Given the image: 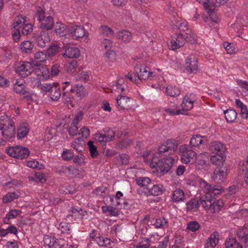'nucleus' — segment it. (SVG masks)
I'll list each match as a JSON object with an SVG mask.
<instances>
[{"mask_svg": "<svg viewBox=\"0 0 248 248\" xmlns=\"http://www.w3.org/2000/svg\"><path fill=\"white\" fill-rule=\"evenodd\" d=\"M201 186L203 188L204 193H207L212 197L219 194L222 191V189L218 186H212L203 180L200 183Z\"/></svg>", "mask_w": 248, "mask_h": 248, "instance_id": "obj_9", "label": "nucleus"}, {"mask_svg": "<svg viewBox=\"0 0 248 248\" xmlns=\"http://www.w3.org/2000/svg\"><path fill=\"white\" fill-rule=\"evenodd\" d=\"M44 242L49 248H63L66 244L63 239H56L49 235L45 236Z\"/></svg>", "mask_w": 248, "mask_h": 248, "instance_id": "obj_8", "label": "nucleus"}, {"mask_svg": "<svg viewBox=\"0 0 248 248\" xmlns=\"http://www.w3.org/2000/svg\"><path fill=\"white\" fill-rule=\"evenodd\" d=\"M117 37L119 40L128 42L132 39V34L128 31H122L117 33Z\"/></svg>", "mask_w": 248, "mask_h": 248, "instance_id": "obj_32", "label": "nucleus"}, {"mask_svg": "<svg viewBox=\"0 0 248 248\" xmlns=\"http://www.w3.org/2000/svg\"><path fill=\"white\" fill-rule=\"evenodd\" d=\"M172 248H188L185 244V241L183 238H177L174 242V244L172 245Z\"/></svg>", "mask_w": 248, "mask_h": 248, "instance_id": "obj_56", "label": "nucleus"}, {"mask_svg": "<svg viewBox=\"0 0 248 248\" xmlns=\"http://www.w3.org/2000/svg\"><path fill=\"white\" fill-rule=\"evenodd\" d=\"M24 17L21 16H18L15 19V21L13 24V27L15 29L18 28V27L22 26L25 23Z\"/></svg>", "mask_w": 248, "mask_h": 248, "instance_id": "obj_59", "label": "nucleus"}, {"mask_svg": "<svg viewBox=\"0 0 248 248\" xmlns=\"http://www.w3.org/2000/svg\"><path fill=\"white\" fill-rule=\"evenodd\" d=\"M19 195L16 192H9L3 197V202L4 203H9L12 202L14 199H17Z\"/></svg>", "mask_w": 248, "mask_h": 248, "instance_id": "obj_46", "label": "nucleus"}, {"mask_svg": "<svg viewBox=\"0 0 248 248\" xmlns=\"http://www.w3.org/2000/svg\"><path fill=\"white\" fill-rule=\"evenodd\" d=\"M193 101L189 100L188 97L186 96L182 104L183 108L181 109V111L183 112L185 110L187 111L193 107Z\"/></svg>", "mask_w": 248, "mask_h": 248, "instance_id": "obj_41", "label": "nucleus"}, {"mask_svg": "<svg viewBox=\"0 0 248 248\" xmlns=\"http://www.w3.org/2000/svg\"><path fill=\"white\" fill-rule=\"evenodd\" d=\"M115 133L111 129L104 131V133H97L94 135V139L98 142L105 143L111 141L114 138Z\"/></svg>", "mask_w": 248, "mask_h": 248, "instance_id": "obj_7", "label": "nucleus"}, {"mask_svg": "<svg viewBox=\"0 0 248 248\" xmlns=\"http://www.w3.org/2000/svg\"><path fill=\"white\" fill-rule=\"evenodd\" d=\"M87 145L89 147L90 153L92 157L93 158H96L98 155V153L96 147L93 144V142L92 140H89L87 142Z\"/></svg>", "mask_w": 248, "mask_h": 248, "instance_id": "obj_43", "label": "nucleus"}, {"mask_svg": "<svg viewBox=\"0 0 248 248\" xmlns=\"http://www.w3.org/2000/svg\"><path fill=\"white\" fill-rule=\"evenodd\" d=\"M3 119L0 123V130L2 131V136L6 140H9L15 136L16 127L15 123L6 116H2Z\"/></svg>", "mask_w": 248, "mask_h": 248, "instance_id": "obj_2", "label": "nucleus"}, {"mask_svg": "<svg viewBox=\"0 0 248 248\" xmlns=\"http://www.w3.org/2000/svg\"><path fill=\"white\" fill-rule=\"evenodd\" d=\"M224 113L225 118L228 122H233L237 117V113L235 110L232 109H228L224 111Z\"/></svg>", "mask_w": 248, "mask_h": 248, "instance_id": "obj_35", "label": "nucleus"}, {"mask_svg": "<svg viewBox=\"0 0 248 248\" xmlns=\"http://www.w3.org/2000/svg\"><path fill=\"white\" fill-rule=\"evenodd\" d=\"M165 91L167 95L170 96H177L180 93V90L176 86H167L165 89Z\"/></svg>", "mask_w": 248, "mask_h": 248, "instance_id": "obj_40", "label": "nucleus"}, {"mask_svg": "<svg viewBox=\"0 0 248 248\" xmlns=\"http://www.w3.org/2000/svg\"><path fill=\"white\" fill-rule=\"evenodd\" d=\"M182 34L178 33L177 37L172 39L170 42V49L172 50H175L181 47L186 42L185 36L182 35Z\"/></svg>", "mask_w": 248, "mask_h": 248, "instance_id": "obj_16", "label": "nucleus"}, {"mask_svg": "<svg viewBox=\"0 0 248 248\" xmlns=\"http://www.w3.org/2000/svg\"><path fill=\"white\" fill-rule=\"evenodd\" d=\"M116 158L117 160L121 162L122 165H127L129 162V157L126 154H121Z\"/></svg>", "mask_w": 248, "mask_h": 248, "instance_id": "obj_57", "label": "nucleus"}, {"mask_svg": "<svg viewBox=\"0 0 248 248\" xmlns=\"http://www.w3.org/2000/svg\"><path fill=\"white\" fill-rule=\"evenodd\" d=\"M29 128L27 123L21 124L17 129V137L19 139H23L27 135Z\"/></svg>", "mask_w": 248, "mask_h": 248, "instance_id": "obj_31", "label": "nucleus"}, {"mask_svg": "<svg viewBox=\"0 0 248 248\" xmlns=\"http://www.w3.org/2000/svg\"><path fill=\"white\" fill-rule=\"evenodd\" d=\"M132 140L129 139H125L117 144V147L121 150L126 149L132 145Z\"/></svg>", "mask_w": 248, "mask_h": 248, "instance_id": "obj_47", "label": "nucleus"}, {"mask_svg": "<svg viewBox=\"0 0 248 248\" xmlns=\"http://www.w3.org/2000/svg\"><path fill=\"white\" fill-rule=\"evenodd\" d=\"M214 197L207 193H205L204 195H202L200 197V204L205 209L209 210L213 203V200Z\"/></svg>", "mask_w": 248, "mask_h": 248, "instance_id": "obj_19", "label": "nucleus"}, {"mask_svg": "<svg viewBox=\"0 0 248 248\" xmlns=\"http://www.w3.org/2000/svg\"><path fill=\"white\" fill-rule=\"evenodd\" d=\"M32 25L31 24H25L22 29V33L24 35H28L32 31Z\"/></svg>", "mask_w": 248, "mask_h": 248, "instance_id": "obj_64", "label": "nucleus"}, {"mask_svg": "<svg viewBox=\"0 0 248 248\" xmlns=\"http://www.w3.org/2000/svg\"><path fill=\"white\" fill-rule=\"evenodd\" d=\"M78 139H76L72 144L71 146L78 152L80 153L84 150L83 143H79L78 141Z\"/></svg>", "mask_w": 248, "mask_h": 248, "instance_id": "obj_58", "label": "nucleus"}, {"mask_svg": "<svg viewBox=\"0 0 248 248\" xmlns=\"http://www.w3.org/2000/svg\"><path fill=\"white\" fill-rule=\"evenodd\" d=\"M54 23L53 17L49 16L41 22L40 28L43 30H50L53 28Z\"/></svg>", "mask_w": 248, "mask_h": 248, "instance_id": "obj_26", "label": "nucleus"}, {"mask_svg": "<svg viewBox=\"0 0 248 248\" xmlns=\"http://www.w3.org/2000/svg\"><path fill=\"white\" fill-rule=\"evenodd\" d=\"M207 141L205 137L199 135H196L191 139L190 144L191 146L197 147L202 144H204Z\"/></svg>", "mask_w": 248, "mask_h": 248, "instance_id": "obj_28", "label": "nucleus"}, {"mask_svg": "<svg viewBox=\"0 0 248 248\" xmlns=\"http://www.w3.org/2000/svg\"><path fill=\"white\" fill-rule=\"evenodd\" d=\"M182 67L183 71L188 73H196L199 70L198 65L196 63H183Z\"/></svg>", "mask_w": 248, "mask_h": 248, "instance_id": "obj_27", "label": "nucleus"}, {"mask_svg": "<svg viewBox=\"0 0 248 248\" xmlns=\"http://www.w3.org/2000/svg\"><path fill=\"white\" fill-rule=\"evenodd\" d=\"M126 78H128L130 81L136 84H139L140 83L141 81L139 77V75H137V74H135L134 76H133L132 74L130 72H129L127 75L125 76Z\"/></svg>", "mask_w": 248, "mask_h": 248, "instance_id": "obj_54", "label": "nucleus"}, {"mask_svg": "<svg viewBox=\"0 0 248 248\" xmlns=\"http://www.w3.org/2000/svg\"><path fill=\"white\" fill-rule=\"evenodd\" d=\"M237 236L240 244L244 246H248V229L244 226L243 228L238 230Z\"/></svg>", "mask_w": 248, "mask_h": 248, "instance_id": "obj_18", "label": "nucleus"}, {"mask_svg": "<svg viewBox=\"0 0 248 248\" xmlns=\"http://www.w3.org/2000/svg\"><path fill=\"white\" fill-rule=\"evenodd\" d=\"M227 248H243L241 244L238 243L235 238H228L225 242Z\"/></svg>", "mask_w": 248, "mask_h": 248, "instance_id": "obj_36", "label": "nucleus"}, {"mask_svg": "<svg viewBox=\"0 0 248 248\" xmlns=\"http://www.w3.org/2000/svg\"><path fill=\"white\" fill-rule=\"evenodd\" d=\"M200 201L195 199H192L187 202L186 204V210L189 212H196L199 209Z\"/></svg>", "mask_w": 248, "mask_h": 248, "instance_id": "obj_34", "label": "nucleus"}, {"mask_svg": "<svg viewBox=\"0 0 248 248\" xmlns=\"http://www.w3.org/2000/svg\"><path fill=\"white\" fill-rule=\"evenodd\" d=\"M33 47V44L30 41H25L20 45L21 50L25 53L30 52Z\"/></svg>", "mask_w": 248, "mask_h": 248, "instance_id": "obj_44", "label": "nucleus"}, {"mask_svg": "<svg viewBox=\"0 0 248 248\" xmlns=\"http://www.w3.org/2000/svg\"><path fill=\"white\" fill-rule=\"evenodd\" d=\"M198 158L196 167L198 169H207L209 163L208 153L206 152L202 153L198 156Z\"/></svg>", "mask_w": 248, "mask_h": 248, "instance_id": "obj_15", "label": "nucleus"}, {"mask_svg": "<svg viewBox=\"0 0 248 248\" xmlns=\"http://www.w3.org/2000/svg\"><path fill=\"white\" fill-rule=\"evenodd\" d=\"M46 55L43 52L39 51L34 54V58L36 62H45L46 60Z\"/></svg>", "mask_w": 248, "mask_h": 248, "instance_id": "obj_53", "label": "nucleus"}, {"mask_svg": "<svg viewBox=\"0 0 248 248\" xmlns=\"http://www.w3.org/2000/svg\"><path fill=\"white\" fill-rule=\"evenodd\" d=\"M70 92L75 93L77 97L82 98L88 94V91L82 84H78L72 86L70 89Z\"/></svg>", "mask_w": 248, "mask_h": 248, "instance_id": "obj_13", "label": "nucleus"}, {"mask_svg": "<svg viewBox=\"0 0 248 248\" xmlns=\"http://www.w3.org/2000/svg\"><path fill=\"white\" fill-rule=\"evenodd\" d=\"M134 71L137 75H138L139 74L140 81L142 79H147L152 74L149 67L145 66L140 67L138 65L135 66Z\"/></svg>", "mask_w": 248, "mask_h": 248, "instance_id": "obj_12", "label": "nucleus"}, {"mask_svg": "<svg viewBox=\"0 0 248 248\" xmlns=\"http://www.w3.org/2000/svg\"><path fill=\"white\" fill-rule=\"evenodd\" d=\"M100 32L104 36L111 37L113 34V31L107 26H102L99 28Z\"/></svg>", "mask_w": 248, "mask_h": 248, "instance_id": "obj_50", "label": "nucleus"}, {"mask_svg": "<svg viewBox=\"0 0 248 248\" xmlns=\"http://www.w3.org/2000/svg\"><path fill=\"white\" fill-rule=\"evenodd\" d=\"M33 71L42 79L46 80L49 78L48 68L41 63H35V64H34Z\"/></svg>", "mask_w": 248, "mask_h": 248, "instance_id": "obj_10", "label": "nucleus"}, {"mask_svg": "<svg viewBox=\"0 0 248 248\" xmlns=\"http://www.w3.org/2000/svg\"><path fill=\"white\" fill-rule=\"evenodd\" d=\"M135 180L137 184L140 187L138 189V193L139 194H144V189L149 187L151 180L148 177H137Z\"/></svg>", "mask_w": 248, "mask_h": 248, "instance_id": "obj_14", "label": "nucleus"}, {"mask_svg": "<svg viewBox=\"0 0 248 248\" xmlns=\"http://www.w3.org/2000/svg\"><path fill=\"white\" fill-rule=\"evenodd\" d=\"M154 225L156 228H165L168 226V221L164 217L158 218L155 219Z\"/></svg>", "mask_w": 248, "mask_h": 248, "instance_id": "obj_42", "label": "nucleus"}, {"mask_svg": "<svg viewBox=\"0 0 248 248\" xmlns=\"http://www.w3.org/2000/svg\"><path fill=\"white\" fill-rule=\"evenodd\" d=\"M177 148V142L174 140L170 139L158 147V153L160 156L169 155L176 151Z\"/></svg>", "mask_w": 248, "mask_h": 248, "instance_id": "obj_3", "label": "nucleus"}, {"mask_svg": "<svg viewBox=\"0 0 248 248\" xmlns=\"http://www.w3.org/2000/svg\"><path fill=\"white\" fill-rule=\"evenodd\" d=\"M68 131L69 135L72 137L76 135L78 131V127L77 124H74L72 123L68 128Z\"/></svg>", "mask_w": 248, "mask_h": 248, "instance_id": "obj_63", "label": "nucleus"}, {"mask_svg": "<svg viewBox=\"0 0 248 248\" xmlns=\"http://www.w3.org/2000/svg\"><path fill=\"white\" fill-rule=\"evenodd\" d=\"M62 56L67 58H78L80 56V51L76 47H68L65 49Z\"/></svg>", "mask_w": 248, "mask_h": 248, "instance_id": "obj_22", "label": "nucleus"}, {"mask_svg": "<svg viewBox=\"0 0 248 248\" xmlns=\"http://www.w3.org/2000/svg\"><path fill=\"white\" fill-rule=\"evenodd\" d=\"M74 157V153L69 150L66 149L63 151L62 154V157L65 161L71 160Z\"/></svg>", "mask_w": 248, "mask_h": 248, "instance_id": "obj_55", "label": "nucleus"}, {"mask_svg": "<svg viewBox=\"0 0 248 248\" xmlns=\"http://www.w3.org/2000/svg\"><path fill=\"white\" fill-rule=\"evenodd\" d=\"M210 149L213 153L222 155L226 150V147L220 142L215 141L211 143Z\"/></svg>", "mask_w": 248, "mask_h": 248, "instance_id": "obj_21", "label": "nucleus"}, {"mask_svg": "<svg viewBox=\"0 0 248 248\" xmlns=\"http://www.w3.org/2000/svg\"><path fill=\"white\" fill-rule=\"evenodd\" d=\"M55 84L56 83H53V86L49 92H50V98L54 101L59 100L61 95V92L60 88L55 85Z\"/></svg>", "mask_w": 248, "mask_h": 248, "instance_id": "obj_33", "label": "nucleus"}, {"mask_svg": "<svg viewBox=\"0 0 248 248\" xmlns=\"http://www.w3.org/2000/svg\"><path fill=\"white\" fill-rule=\"evenodd\" d=\"M63 68L67 73L71 74L77 73L80 69L77 63H65Z\"/></svg>", "mask_w": 248, "mask_h": 248, "instance_id": "obj_30", "label": "nucleus"}, {"mask_svg": "<svg viewBox=\"0 0 248 248\" xmlns=\"http://www.w3.org/2000/svg\"><path fill=\"white\" fill-rule=\"evenodd\" d=\"M200 227L199 223L196 221H191L187 223L186 228L188 230L194 232L197 231Z\"/></svg>", "mask_w": 248, "mask_h": 248, "instance_id": "obj_51", "label": "nucleus"}, {"mask_svg": "<svg viewBox=\"0 0 248 248\" xmlns=\"http://www.w3.org/2000/svg\"><path fill=\"white\" fill-rule=\"evenodd\" d=\"M226 175V172L225 168L216 169L214 174V180L217 183H221L223 182L225 179Z\"/></svg>", "mask_w": 248, "mask_h": 248, "instance_id": "obj_25", "label": "nucleus"}, {"mask_svg": "<svg viewBox=\"0 0 248 248\" xmlns=\"http://www.w3.org/2000/svg\"><path fill=\"white\" fill-rule=\"evenodd\" d=\"M70 35L74 40H78L84 36H88V33L80 25H71L68 28Z\"/></svg>", "mask_w": 248, "mask_h": 248, "instance_id": "obj_6", "label": "nucleus"}, {"mask_svg": "<svg viewBox=\"0 0 248 248\" xmlns=\"http://www.w3.org/2000/svg\"><path fill=\"white\" fill-rule=\"evenodd\" d=\"M73 162L79 166L84 165L85 162L84 161V156L82 155H76L73 158Z\"/></svg>", "mask_w": 248, "mask_h": 248, "instance_id": "obj_62", "label": "nucleus"}, {"mask_svg": "<svg viewBox=\"0 0 248 248\" xmlns=\"http://www.w3.org/2000/svg\"><path fill=\"white\" fill-rule=\"evenodd\" d=\"M162 185H154L152 187L145 188L144 194L145 195L158 196L162 193Z\"/></svg>", "mask_w": 248, "mask_h": 248, "instance_id": "obj_20", "label": "nucleus"}, {"mask_svg": "<svg viewBox=\"0 0 248 248\" xmlns=\"http://www.w3.org/2000/svg\"><path fill=\"white\" fill-rule=\"evenodd\" d=\"M174 163V158L172 156L159 159L154 156L150 163L152 168H157V171H160L163 174L167 173L172 167Z\"/></svg>", "mask_w": 248, "mask_h": 248, "instance_id": "obj_1", "label": "nucleus"}, {"mask_svg": "<svg viewBox=\"0 0 248 248\" xmlns=\"http://www.w3.org/2000/svg\"><path fill=\"white\" fill-rule=\"evenodd\" d=\"M186 32L182 34L185 36L186 42L188 41L191 44L197 43V36L190 30H187Z\"/></svg>", "mask_w": 248, "mask_h": 248, "instance_id": "obj_37", "label": "nucleus"}, {"mask_svg": "<svg viewBox=\"0 0 248 248\" xmlns=\"http://www.w3.org/2000/svg\"><path fill=\"white\" fill-rule=\"evenodd\" d=\"M95 240L100 247H108L110 245L111 242L110 239L102 236L96 237Z\"/></svg>", "mask_w": 248, "mask_h": 248, "instance_id": "obj_38", "label": "nucleus"}, {"mask_svg": "<svg viewBox=\"0 0 248 248\" xmlns=\"http://www.w3.org/2000/svg\"><path fill=\"white\" fill-rule=\"evenodd\" d=\"M219 234L216 232L210 234L205 244V248H214L218 243Z\"/></svg>", "mask_w": 248, "mask_h": 248, "instance_id": "obj_23", "label": "nucleus"}, {"mask_svg": "<svg viewBox=\"0 0 248 248\" xmlns=\"http://www.w3.org/2000/svg\"><path fill=\"white\" fill-rule=\"evenodd\" d=\"M14 91L17 93L25 95L28 92L25 89V85L23 83H19L18 81H16L14 87Z\"/></svg>", "mask_w": 248, "mask_h": 248, "instance_id": "obj_39", "label": "nucleus"}, {"mask_svg": "<svg viewBox=\"0 0 248 248\" xmlns=\"http://www.w3.org/2000/svg\"><path fill=\"white\" fill-rule=\"evenodd\" d=\"M55 31L57 35L59 37L64 36L66 34L65 26L63 24L57 23Z\"/></svg>", "mask_w": 248, "mask_h": 248, "instance_id": "obj_45", "label": "nucleus"}, {"mask_svg": "<svg viewBox=\"0 0 248 248\" xmlns=\"http://www.w3.org/2000/svg\"><path fill=\"white\" fill-rule=\"evenodd\" d=\"M213 8L214 7H209L205 11L209 15L211 21L215 23H217L219 20L217 14L215 13Z\"/></svg>", "mask_w": 248, "mask_h": 248, "instance_id": "obj_49", "label": "nucleus"}, {"mask_svg": "<svg viewBox=\"0 0 248 248\" xmlns=\"http://www.w3.org/2000/svg\"><path fill=\"white\" fill-rule=\"evenodd\" d=\"M185 196L184 191L180 189H176L173 191L172 195V200L174 202L178 203L185 200Z\"/></svg>", "mask_w": 248, "mask_h": 248, "instance_id": "obj_29", "label": "nucleus"}, {"mask_svg": "<svg viewBox=\"0 0 248 248\" xmlns=\"http://www.w3.org/2000/svg\"><path fill=\"white\" fill-rule=\"evenodd\" d=\"M70 215L73 216L74 215L76 216L78 214L84 216V213H86V211H83L81 208H77L74 207H72L69 211Z\"/></svg>", "mask_w": 248, "mask_h": 248, "instance_id": "obj_61", "label": "nucleus"}, {"mask_svg": "<svg viewBox=\"0 0 248 248\" xmlns=\"http://www.w3.org/2000/svg\"><path fill=\"white\" fill-rule=\"evenodd\" d=\"M6 152L10 156L20 159L27 158L30 155V151L27 148L20 146L10 147L6 149Z\"/></svg>", "mask_w": 248, "mask_h": 248, "instance_id": "obj_4", "label": "nucleus"}, {"mask_svg": "<svg viewBox=\"0 0 248 248\" xmlns=\"http://www.w3.org/2000/svg\"><path fill=\"white\" fill-rule=\"evenodd\" d=\"M117 103L121 108L128 109L132 106V99L124 95H119L117 99Z\"/></svg>", "mask_w": 248, "mask_h": 248, "instance_id": "obj_17", "label": "nucleus"}, {"mask_svg": "<svg viewBox=\"0 0 248 248\" xmlns=\"http://www.w3.org/2000/svg\"><path fill=\"white\" fill-rule=\"evenodd\" d=\"M34 64L35 63H23L16 68V72L22 77H27L34 70Z\"/></svg>", "mask_w": 248, "mask_h": 248, "instance_id": "obj_11", "label": "nucleus"}, {"mask_svg": "<svg viewBox=\"0 0 248 248\" xmlns=\"http://www.w3.org/2000/svg\"><path fill=\"white\" fill-rule=\"evenodd\" d=\"M59 47L57 45L51 46L47 51L48 57H53L59 51Z\"/></svg>", "mask_w": 248, "mask_h": 248, "instance_id": "obj_60", "label": "nucleus"}, {"mask_svg": "<svg viewBox=\"0 0 248 248\" xmlns=\"http://www.w3.org/2000/svg\"><path fill=\"white\" fill-rule=\"evenodd\" d=\"M211 162L216 165L218 166H220L223 165V158L221 155H213L210 158Z\"/></svg>", "mask_w": 248, "mask_h": 248, "instance_id": "obj_52", "label": "nucleus"}, {"mask_svg": "<svg viewBox=\"0 0 248 248\" xmlns=\"http://www.w3.org/2000/svg\"><path fill=\"white\" fill-rule=\"evenodd\" d=\"M179 150L181 161L184 164H188L196 157V153L188 145H182L179 147Z\"/></svg>", "mask_w": 248, "mask_h": 248, "instance_id": "obj_5", "label": "nucleus"}, {"mask_svg": "<svg viewBox=\"0 0 248 248\" xmlns=\"http://www.w3.org/2000/svg\"><path fill=\"white\" fill-rule=\"evenodd\" d=\"M50 41V38L47 32L42 31L37 39V43L40 47H45Z\"/></svg>", "mask_w": 248, "mask_h": 248, "instance_id": "obj_24", "label": "nucleus"}, {"mask_svg": "<svg viewBox=\"0 0 248 248\" xmlns=\"http://www.w3.org/2000/svg\"><path fill=\"white\" fill-rule=\"evenodd\" d=\"M35 16L37 20L41 22L45 18V10L41 7H37Z\"/></svg>", "mask_w": 248, "mask_h": 248, "instance_id": "obj_48", "label": "nucleus"}]
</instances>
